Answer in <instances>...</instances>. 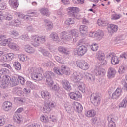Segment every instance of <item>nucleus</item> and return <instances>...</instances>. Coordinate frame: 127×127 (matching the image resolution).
<instances>
[{
  "mask_svg": "<svg viewBox=\"0 0 127 127\" xmlns=\"http://www.w3.org/2000/svg\"><path fill=\"white\" fill-rule=\"evenodd\" d=\"M18 57L19 60L23 62H24V61H26L28 59V57H27V56L24 54L19 55Z\"/></svg>",
  "mask_w": 127,
  "mask_h": 127,
  "instance_id": "41",
  "label": "nucleus"
},
{
  "mask_svg": "<svg viewBox=\"0 0 127 127\" xmlns=\"http://www.w3.org/2000/svg\"><path fill=\"white\" fill-rule=\"evenodd\" d=\"M41 95L42 98L45 100L46 103H48L49 100H50V98H51L50 93H49L48 91L45 90H43L41 92Z\"/></svg>",
  "mask_w": 127,
  "mask_h": 127,
  "instance_id": "11",
  "label": "nucleus"
},
{
  "mask_svg": "<svg viewBox=\"0 0 127 127\" xmlns=\"http://www.w3.org/2000/svg\"><path fill=\"white\" fill-rule=\"evenodd\" d=\"M62 84L63 88L66 91H71L72 87H71V84L70 82L66 79H64L62 81Z\"/></svg>",
  "mask_w": 127,
  "mask_h": 127,
  "instance_id": "14",
  "label": "nucleus"
},
{
  "mask_svg": "<svg viewBox=\"0 0 127 127\" xmlns=\"http://www.w3.org/2000/svg\"><path fill=\"white\" fill-rule=\"evenodd\" d=\"M100 61V64L101 66H105L107 65V61L105 60V59Z\"/></svg>",
  "mask_w": 127,
  "mask_h": 127,
  "instance_id": "60",
  "label": "nucleus"
},
{
  "mask_svg": "<svg viewBox=\"0 0 127 127\" xmlns=\"http://www.w3.org/2000/svg\"><path fill=\"white\" fill-rule=\"evenodd\" d=\"M31 39H32L33 43V45L35 47L39 46L40 43H43L46 41V37L45 36H40L37 35H33L31 36Z\"/></svg>",
  "mask_w": 127,
  "mask_h": 127,
  "instance_id": "3",
  "label": "nucleus"
},
{
  "mask_svg": "<svg viewBox=\"0 0 127 127\" xmlns=\"http://www.w3.org/2000/svg\"><path fill=\"white\" fill-rule=\"evenodd\" d=\"M122 88L121 87H118L114 93H112L111 99L113 100H118V98H120V96L122 94Z\"/></svg>",
  "mask_w": 127,
  "mask_h": 127,
  "instance_id": "12",
  "label": "nucleus"
},
{
  "mask_svg": "<svg viewBox=\"0 0 127 127\" xmlns=\"http://www.w3.org/2000/svg\"><path fill=\"white\" fill-rule=\"evenodd\" d=\"M23 108L21 107L17 110L15 115H14V119L16 122H17V121H20V116H19V114H17V113H21V112H23Z\"/></svg>",
  "mask_w": 127,
  "mask_h": 127,
  "instance_id": "23",
  "label": "nucleus"
},
{
  "mask_svg": "<svg viewBox=\"0 0 127 127\" xmlns=\"http://www.w3.org/2000/svg\"><path fill=\"white\" fill-rule=\"evenodd\" d=\"M13 17L10 14H8L7 16H5V19H6V20H11V19H12Z\"/></svg>",
  "mask_w": 127,
  "mask_h": 127,
  "instance_id": "63",
  "label": "nucleus"
},
{
  "mask_svg": "<svg viewBox=\"0 0 127 127\" xmlns=\"http://www.w3.org/2000/svg\"><path fill=\"white\" fill-rule=\"evenodd\" d=\"M19 80V83L21 84V85H24V83H25V79L22 76H18L17 78Z\"/></svg>",
  "mask_w": 127,
  "mask_h": 127,
  "instance_id": "51",
  "label": "nucleus"
},
{
  "mask_svg": "<svg viewBox=\"0 0 127 127\" xmlns=\"http://www.w3.org/2000/svg\"><path fill=\"white\" fill-rule=\"evenodd\" d=\"M6 119L4 117L1 116L0 117V127L3 126L5 124Z\"/></svg>",
  "mask_w": 127,
  "mask_h": 127,
  "instance_id": "54",
  "label": "nucleus"
},
{
  "mask_svg": "<svg viewBox=\"0 0 127 127\" xmlns=\"http://www.w3.org/2000/svg\"><path fill=\"white\" fill-rule=\"evenodd\" d=\"M103 36H104V33L101 30L98 32H95V33L94 34V37H96L98 40L102 39Z\"/></svg>",
  "mask_w": 127,
  "mask_h": 127,
  "instance_id": "30",
  "label": "nucleus"
},
{
  "mask_svg": "<svg viewBox=\"0 0 127 127\" xmlns=\"http://www.w3.org/2000/svg\"><path fill=\"white\" fill-rule=\"evenodd\" d=\"M96 115V111L94 110H91L87 112L86 116L88 117V118H91V117H94V116Z\"/></svg>",
  "mask_w": 127,
  "mask_h": 127,
  "instance_id": "39",
  "label": "nucleus"
},
{
  "mask_svg": "<svg viewBox=\"0 0 127 127\" xmlns=\"http://www.w3.org/2000/svg\"><path fill=\"white\" fill-rule=\"evenodd\" d=\"M90 100L92 104H93L94 106L98 107V106L100 105L101 96H100L98 94L93 93L91 95Z\"/></svg>",
  "mask_w": 127,
  "mask_h": 127,
  "instance_id": "7",
  "label": "nucleus"
},
{
  "mask_svg": "<svg viewBox=\"0 0 127 127\" xmlns=\"http://www.w3.org/2000/svg\"><path fill=\"white\" fill-rule=\"evenodd\" d=\"M74 23H75V21H74V19L72 18H68L66 21V24L67 25H71L74 24Z\"/></svg>",
  "mask_w": 127,
  "mask_h": 127,
  "instance_id": "48",
  "label": "nucleus"
},
{
  "mask_svg": "<svg viewBox=\"0 0 127 127\" xmlns=\"http://www.w3.org/2000/svg\"><path fill=\"white\" fill-rule=\"evenodd\" d=\"M49 86L52 88V90L54 91H56V92H58L59 91V86L57 85H54L53 86V83L52 84V85H49Z\"/></svg>",
  "mask_w": 127,
  "mask_h": 127,
  "instance_id": "52",
  "label": "nucleus"
},
{
  "mask_svg": "<svg viewBox=\"0 0 127 127\" xmlns=\"http://www.w3.org/2000/svg\"><path fill=\"white\" fill-rule=\"evenodd\" d=\"M13 66L17 71H20V69H21V64H20V63L18 62H14L13 63Z\"/></svg>",
  "mask_w": 127,
  "mask_h": 127,
  "instance_id": "37",
  "label": "nucleus"
},
{
  "mask_svg": "<svg viewBox=\"0 0 127 127\" xmlns=\"http://www.w3.org/2000/svg\"><path fill=\"white\" fill-rule=\"evenodd\" d=\"M41 53H42L44 56H46L47 57H51V54L49 53L47 50L43 49L41 50Z\"/></svg>",
  "mask_w": 127,
  "mask_h": 127,
  "instance_id": "43",
  "label": "nucleus"
},
{
  "mask_svg": "<svg viewBox=\"0 0 127 127\" xmlns=\"http://www.w3.org/2000/svg\"><path fill=\"white\" fill-rule=\"evenodd\" d=\"M40 12L41 13L43 14V15H45L46 16H49V11L48 9L46 8H43L40 9Z\"/></svg>",
  "mask_w": 127,
  "mask_h": 127,
  "instance_id": "36",
  "label": "nucleus"
},
{
  "mask_svg": "<svg viewBox=\"0 0 127 127\" xmlns=\"http://www.w3.org/2000/svg\"><path fill=\"white\" fill-rule=\"evenodd\" d=\"M85 75L88 79V81H89V82H91V83H94V82H95V80L96 79V77H95V76L88 72H86L85 73Z\"/></svg>",
  "mask_w": 127,
  "mask_h": 127,
  "instance_id": "26",
  "label": "nucleus"
},
{
  "mask_svg": "<svg viewBox=\"0 0 127 127\" xmlns=\"http://www.w3.org/2000/svg\"><path fill=\"white\" fill-rule=\"evenodd\" d=\"M55 59L61 64L60 68H55L54 72H56V74H57V75H63V74H64L66 76H69L70 75V69L64 64L63 59L58 56H55Z\"/></svg>",
  "mask_w": 127,
  "mask_h": 127,
  "instance_id": "1",
  "label": "nucleus"
},
{
  "mask_svg": "<svg viewBox=\"0 0 127 127\" xmlns=\"http://www.w3.org/2000/svg\"><path fill=\"white\" fill-rule=\"evenodd\" d=\"M29 72L32 80L41 81L42 79V74L38 71V69L32 68L29 70Z\"/></svg>",
  "mask_w": 127,
  "mask_h": 127,
  "instance_id": "4",
  "label": "nucleus"
},
{
  "mask_svg": "<svg viewBox=\"0 0 127 127\" xmlns=\"http://www.w3.org/2000/svg\"><path fill=\"white\" fill-rule=\"evenodd\" d=\"M97 23L99 26H107V25H108V22L106 21L98 20Z\"/></svg>",
  "mask_w": 127,
  "mask_h": 127,
  "instance_id": "42",
  "label": "nucleus"
},
{
  "mask_svg": "<svg viewBox=\"0 0 127 127\" xmlns=\"http://www.w3.org/2000/svg\"><path fill=\"white\" fill-rule=\"evenodd\" d=\"M28 15H24L23 14L18 13V16L20 18H22V19H29V17H33V16H37V12L36 11H32V10H29L27 13Z\"/></svg>",
  "mask_w": 127,
  "mask_h": 127,
  "instance_id": "5",
  "label": "nucleus"
},
{
  "mask_svg": "<svg viewBox=\"0 0 127 127\" xmlns=\"http://www.w3.org/2000/svg\"><path fill=\"white\" fill-rule=\"evenodd\" d=\"M11 40H12L11 38L4 39V43H3L4 46H5V45H6V43H8V42H10Z\"/></svg>",
  "mask_w": 127,
  "mask_h": 127,
  "instance_id": "58",
  "label": "nucleus"
},
{
  "mask_svg": "<svg viewBox=\"0 0 127 127\" xmlns=\"http://www.w3.org/2000/svg\"><path fill=\"white\" fill-rule=\"evenodd\" d=\"M9 3L12 5L14 8H17V7H18L17 0H9Z\"/></svg>",
  "mask_w": 127,
  "mask_h": 127,
  "instance_id": "35",
  "label": "nucleus"
},
{
  "mask_svg": "<svg viewBox=\"0 0 127 127\" xmlns=\"http://www.w3.org/2000/svg\"><path fill=\"white\" fill-rule=\"evenodd\" d=\"M10 81H11V78L9 76H6L5 78L3 79L0 81V87L2 89H5L8 86L9 84H10Z\"/></svg>",
  "mask_w": 127,
  "mask_h": 127,
  "instance_id": "9",
  "label": "nucleus"
},
{
  "mask_svg": "<svg viewBox=\"0 0 127 127\" xmlns=\"http://www.w3.org/2000/svg\"><path fill=\"white\" fill-rule=\"evenodd\" d=\"M12 35L13 36V37H16V36H18V35H19V34L17 31L13 30L12 32Z\"/></svg>",
  "mask_w": 127,
  "mask_h": 127,
  "instance_id": "62",
  "label": "nucleus"
},
{
  "mask_svg": "<svg viewBox=\"0 0 127 127\" xmlns=\"http://www.w3.org/2000/svg\"><path fill=\"white\" fill-rule=\"evenodd\" d=\"M110 56H111V62L112 65H117L119 64L120 61V59L119 57L115 56V55H110Z\"/></svg>",
  "mask_w": 127,
  "mask_h": 127,
  "instance_id": "22",
  "label": "nucleus"
},
{
  "mask_svg": "<svg viewBox=\"0 0 127 127\" xmlns=\"http://www.w3.org/2000/svg\"><path fill=\"white\" fill-rule=\"evenodd\" d=\"M92 123L94 125H96L97 126H99L100 124H101V122H100V119H98V118L95 117L92 119Z\"/></svg>",
  "mask_w": 127,
  "mask_h": 127,
  "instance_id": "47",
  "label": "nucleus"
},
{
  "mask_svg": "<svg viewBox=\"0 0 127 127\" xmlns=\"http://www.w3.org/2000/svg\"><path fill=\"white\" fill-rule=\"evenodd\" d=\"M78 87L82 93L86 92V85L83 82H78Z\"/></svg>",
  "mask_w": 127,
  "mask_h": 127,
  "instance_id": "32",
  "label": "nucleus"
},
{
  "mask_svg": "<svg viewBox=\"0 0 127 127\" xmlns=\"http://www.w3.org/2000/svg\"><path fill=\"white\" fill-rule=\"evenodd\" d=\"M27 127H40V125L34 123L31 125L28 126Z\"/></svg>",
  "mask_w": 127,
  "mask_h": 127,
  "instance_id": "64",
  "label": "nucleus"
},
{
  "mask_svg": "<svg viewBox=\"0 0 127 127\" xmlns=\"http://www.w3.org/2000/svg\"><path fill=\"white\" fill-rule=\"evenodd\" d=\"M115 75H116V69L113 67L109 68L107 72V77L108 79L114 78Z\"/></svg>",
  "mask_w": 127,
  "mask_h": 127,
  "instance_id": "17",
  "label": "nucleus"
},
{
  "mask_svg": "<svg viewBox=\"0 0 127 127\" xmlns=\"http://www.w3.org/2000/svg\"><path fill=\"white\" fill-rule=\"evenodd\" d=\"M43 111H44V113H46L47 114H48L50 111H51V108L49 107V106L47 105L45 106L43 108Z\"/></svg>",
  "mask_w": 127,
  "mask_h": 127,
  "instance_id": "49",
  "label": "nucleus"
},
{
  "mask_svg": "<svg viewBox=\"0 0 127 127\" xmlns=\"http://www.w3.org/2000/svg\"><path fill=\"white\" fill-rule=\"evenodd\" d=\"M87 51H88L87 47L84 45L80 46L75 51V55L77 54L79 56H83V55L86 54Z\"/></svg>",
  "mask_w": 127,
  "mask_h": 127,
  "instance_id": "10",
  "label": "nucleus"
},
{
  "mask_svg": "<svg viewBox=\"0 0 127 127\" xmlns=\"http://www.w3.org/2000/svg\"><path fill=\"white\" fill-rule=\"evenodd\" d=\"M10 84L12 87L14 86H17L19 84L18 78L16 77H14L12 78L11 82L10 81Z\"/></svg>",
  "mask_w": 127,
  "mask_h": 127,
  "instance_id": "33",
  "label": "nucleus"
},
{
  "mask_svg": "<svg viewBox=\"0 0 127 127\" xmlns=\"http://www.w3.org/2000/svg\"><path fill=\"white\" fill-rule=\"evenodd\" d=\"M121 84L123 85V87L126 89V90H127V82H126L125 80H122V81H121Z\"/></svg>",
  "mask_w": 127,
  "mask_h": 127,
  "instance_id": "61",
  "label": "nucleus"
},
{
  "mask_svg": "<svg viewBox=\"0 0 127 127\" xmlns=\"http://www.w3.org/2000/svg\"><path fill=\"white\" fill-rule=\"evenodd\" d=\"M6 7H7V6L6 5L5 2L0 0V10H4V9H6Z\"/></svg>",
  "mask_w": 127,
  "mask_h": 127,
  "instance_id": "38",
  "label": "nucleus"
},
{
  "mask_svg": "<svg viewBox=\"0 0 127 127\" xmlns=\"http://www.w3.org/2000/svg\"><path fill=\"white\" fill-rule=\"evenodd\" d=\"M91 50L92 51H97L98 50V44H93L91 46Z\"/></svg>",
  "mask_w": 127,
  "mask_h": 127,
  "instance_id": "56",
  "label": "nucleus"
},
{
  "mask_svg": "<svg viewBox=\"0 0 127 127\" xmlns=\"http://www.w3.org/2000/svg\"><path fill=\"white\" fill-rule=\"evenodd\" d=\"M24 49L27 53H34V49L29 45H25Z\"/></svg>",
  "mask_w": 127,
  "mask_h": 127,
  "instance_id": "24",
  "label": "nucleus"
},
{
  "mask_svg": "<svg viewBox=\"0 0 127 127\" xmlns=\"http://www.w3.org/2000/svg\"><path fill=\"white\" fill-rule=\"evenodd\" d=\"M70 99L77 101L79 98H82V94L78 91L76 92H71L69 94Z\"/></svg>",
  "mask_w": 127,
  "mask_h": 127,
  "instance_id": "15",
  "label": "nucleus"
},
{
  "mask_svg": "<svg viewBox=\"0 0 127 127\" xmlns=\"http://www.w3.org/2000/svg\"><path fill=\"white\" fill-rule=\"evenodd\" d=\"M26 85L28 88H30V89H32V90H34L35 88V85H34V84L32 83L31 81H27L26 82Z\"/></svg>",
  "mask_w": 127,
  "mask_h": 127,
  "instance_id": "46",
  "label": "nucleus"
},
{
  "mask_svg": "<svg viewBox=\"0 0 127 127\" xmlns=\"http://www.w3.org/2000/svg\"><path fill=\"white\" fill-rule=\"evenodd\" d=\"M40 120L43 123H47L48 122V117L47 116L43 115L40 117Z\"/></svg>",
  "mask_w": 127,
  "mask_h": 127,
  "instance_id": "53",
  "label": "nucleus"
},
{
  "mask_svg": "<svg viewBox=\"0 0 127 127\" xmlns=\"http://www.w3.org/2000/svg\"><path fill=\"white\" fill-rule=\"evenodd\" d=\"M107 120L109 122V126H110V127H114V125H115V122H114V119L111 117H108Z\"/></svg>",
  "mask_w": 127,
  "mask_h": 127,
  "instance_id": "50",
  "label": "nucleus"
},
{
  "mask_svg": "<svg viewBox=\"0 0 127 127\" xmlns=\"http://www.w3.org/2000/svg\"><path fill=\"white\" fill-rule=\"evenodd\" d=\"M50 37L54 40V41H60V38L58 37L57 33L53 32L50 35Z\"/></svg>",
  "mask_w": 127,
  "mask_h": 127,
  "instance_id": "27",
  "label": "nucleus"
},
{
  "mask_svg": "<svg viewBox=\"0 0 127 127\" xmlns=\"http://www.w3.org/2000/svg\"><path fill=\"white\" fill-rule=\"evenodd\" d=\"M44 76L46 78V82L48 86H52L53 81L52 78L54 77V73L52 71H47L44 73Z\"/></svg>",
  "mask_w": 127,
  "mask_h": 127,
  "instance_id": "6",
  "label": "nucleus"
},
{
  "mask_svg": "<svg viewBox=\"0 0 127 127\" xmlns=\"http://www.w3.org/2000/svg\"><path fill=\"white\" fill-rule=\"evenodd\" d=\"M8 47L10 48V49H12L13 50L15 51H18L19 50V47H18V45L16 44L15 43H9L8 44Z\"/></svg>",
  "mask_w": 127,
  "mask_h": 127,
  "instance_id": "25",
  "label": "nucleus"
},
{
  "mask_svg": "<svg viewBox=\"0 0 127 127\" xmlns=\"http://www.w3.org/2000/svg\"><path fill=\"white\" fill-rule=\"evenodd\" d=\"M8 61H11L14 58V54L12 53H9L6 54Z\"/></svg>",
  "mask_w": 127,
  "mask_h": 127,
  "instance_id": "45",
  "label": "nucleus"
},
{
  "mask_svg": "<svg viewBox=\"0 0 127 127\" xmlns=\"http://www.w3.org/2000/svg\"><path fill=\"white\" fill-rule=\"evenodd\" d=\"M76 65L78 68L82 69V70H88L90 68V65L88 63L86 62L85 61H77Z\"/></svg>",
  "mask_w": 127,
  "mask_h": 127,
  "instance_id": "8",
  "label": "nucleus"
},
{
  "mask_svg": "<svg viewBox=\"0 0 127 127\" xmlns=\"http://www.w3.org/2000/svg\"><path fill=\"white\" fill-rule=\"evenodd\" d=\"M12 103L9 101H5L3 103V109L4 111H9L11 110Z\"/></svg>",
  "mask_w": 127,
  "mask_h": 127,
  "instance_id": "20",
  "label": "nucleus"
},
{
  "mask_svg": "<svg viewBox=\"0 0 127 127\" xmlns=\"http://www.w3.org/2000/svg\"><path fill=\"white\" fill-rule=\"evenodd\" d=\"M79 30L80 33H82V34H85L86 32H88V26L86 25H81L79 28Z\"/></svg>",
  "mask_w": 127,
  "mask_h": 127,
  "instance_id": "34",
  "label": "nucleus"
},
{
  "mask_svg": "<svg viewBox=\"0 0 127 127\" xmlns=\"http://www.w3.org/2000/svg\"><path fill=\"white\" fill-rule=\"evenodd\" d=\"M95 76H104L105 75V69L97 67L94 69Z\"/></svg>",
  "mask_w": 127,
  "mask_h": 127,
  "instance_id": "18",
  "label": "nucleus"
},
{
  "mask_svg": "<svg viewBox=\"0 0 127 127\" xmlns=\"http://www.w3.org/2000/svg\"><path fill=\"white\" fill-rule=\"evenodd\" d=\"M127 71V65L123 64L121 65L119 68L118 72L119 74H125Z\"/></svg>",
  "mask_w": 127,
  "mask_h": 127,
  "instance_id": "28",
  "label": "nucleus"
},
{
  "mask_svg": "<svg viewBox=\"0 0 127 127\" xmlns=\"http://www.w3.org/2000/svg\"><path fill=\"white\" fill-rule=\"evenodd\" d=\"M79 8L76 7H68L67 9L68 15H70V16H71L72 17V16H75V13H76V12H79Z\"/></svg>",
  "mask_w": 127,
  "mask_h": 127,
  "instance_id": "13",
  "label": "nucleus"
},
{
  "mask_svg": "<svg viewBox=\"0 0 127 127\" xmlns=\"http://www.w3.org/2000/svg\"><path fill=\"white\" fill-rule=\"evenodd\" d=\"M61 39H64V40H71V39H74V37H79V31L77 30H71L70 31H64L61 33L60 34Z\"/></svg>",
  "mask_w": 127,
  "mask_h": 127,
  "instance_id": "2",
  "label": "nucleus"
},
{
  "mask_svg": "<svg viewBox=\"0 0 127 127\" xmlns=\"http://www.w3.org/2000/svg\"><path fill=\"white\" fill-rule=\"evenodd\" d=\"M9 74V70L5 68H0V75L5 76V78H6V76H8L7 75H8Z\"/></svg>",
  "mask_w": 127,
  "mask_h": 127,
  "instance_id": "29",
  "label": "nucleus"
},
{
  "mask_svg": "<svg viewBox=\"0 0 127 127\" xmlns=\"http://www.w3.org/2000/svg\"><path fill=\"white\" fill-rule=\"evenodd\" d=\"M1 60L4 61V62H7L8 59H7V56L6 54H4L2 56Z\"/></svg>",
  "mask_w": 127,
  "mask_h": 127,
  "instance_id": "59",
  "label": "nucleus"
},
{
  "mask_svg": "<svg viewBox=\"0 0 127 127\" xmlns=\"http://www.w3.org/2000/svg\"><path fill=\"white\" fill-rule=\"evenodd\" d=\"M58 51L63 54H65L66 55H69L70 54V51L68 50V48L63 47L60 46L58 47Z\"/></svg>",
  "mask_w": 127,
  "mask_h": 127,
  "instance_id": "21",
  "label": "nucleus"
},
{
  "mask_svg": "<svg viewBox=\"0 0 127 127\" xmlns=\"http://www.w3.org/2000/svg\"><path fill=\"white\" fill-rule=\"evenodd\" d=\"M97 59H99L100 61L105 59V55L104 54V53L98 54Z\"/></svg>",
  "mask_w": 127,
  "mask_h": 127,
  "instance_id": "55",
  "label": "nucleus"
},
{
  "mask_svg": "<svg viewBox=\"0 0 127 127\" xmlns=\"http://www.w3.org/2000/svg\"><path fill=\"white\" fill-rule=\"evenodd\" d=\"M121 18V15L120 14H114L111 15V19L112 20H118Z\"/></svg>",
  "mask_w": 127,
  "mask_h": 127,
  "instance_id": "44",
  "label": "nucleus"
},
{
  "mask_svg": "<svg viewBox=\"0 0 127 127\" xmlns=\"http://www.w3.org/2000/svg\"><path fill=\"white\" fill-rule=\"evenodd\" d=\"M70 79L74 83H78L81 80V78H80V73L76 72H73L71 75Z\"/></svg>",
  "mask_w": 127,
  "mask_h": 127,
  "instance_id": "16",
  "label": "nucleus"
},
{
  "mask_svg": "<svg viewBox=\"0 0 127 127\" xmlns=\"http://www.w3.org/2000/svg\"><path fill=\"white\" fill-rule=\"evenodd\" d=\"M44 23H45V25L48 28V30H51V29L53 28V24H52V22L51 21H50L49 20H45Z\"/></svg>",
  "mask_w": 127,
  "mask_h": 127,
  "instance_id": "31",
  "label": "nucleus"
},
{
  "mask_svg": "<svg viewBox=\"0 0 127 127\" xmlns=\"http://www.w3.org/2000/svg\"><path fill=\"white\" fill-rule=\"evenodd\" d=\"M73 108L77 113H81L82 111H83V106L77 102H74L73 104Z\"/></svg>",
  "mask_w": 127,
  "mask_h": 127,
  "instance_id": "19",
  "label": "nucleus"
},
{
  "mask_svg": "<svg viewBox=\"0 0 127 127\" xmlns=\"http://www.w3.org/2000/svg\"><path fill=\"white\" fill-rule=\"evenodd\" d=\"M20 38L22 40L27 41V40H28L29 39V37L27 35H23L21 36Z\"/></svg>",
  "mask_w": 127,
  "mask_h": 127,
  "instance_id": "57",
  "label": "nucleus"
},
{
  "mask_svg": "<svg viewBox=\"0 0 127 127\" xmlns=\"http://www.w3.org/2000/svg\"><path fill=\"white\" fill-rule=\"evenodd\" d=\"M108 28H109L112 32H116L118 30V26L114 24H110L108 26Z\"/></svg>",
  "mask_w": 127,
  "mask_h": 127,
  "instance_id": "40",
  "label": "nucleus"
}]
</instances>
